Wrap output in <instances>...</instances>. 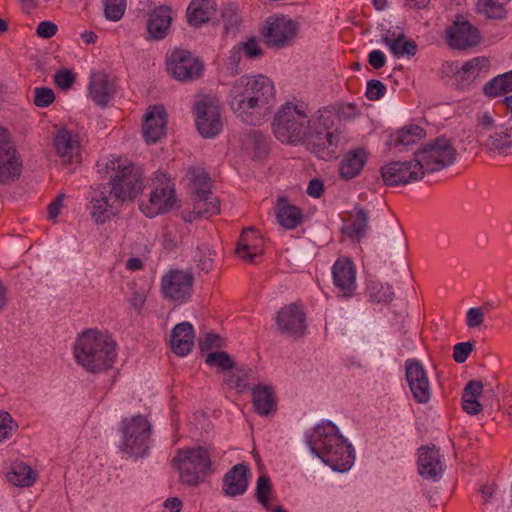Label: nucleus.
Segmentation results:
<instances>
[{
	"mask_svg": "<svg viewBox=\"0 0 512 512\" xmlns=\"http://www.w3.org/2000/svg\"><path fill=\"white\" fill-rule=\"evenodd\" d=\"M274 100V84L264 75L240 77L232 84L228 94L233 113L250 126L260 125L264 121Z\"/></svg>",
	"mask_w": 512,
	"mask_h": 512,
	"instance_id": "f257e3e1",
	"label": "nucleus"
},
{
	"mask_svg": "<svg viewBox=\"0 0 512 512\" xmlns=\"http://www.w3.org/2000/svg\"><path fill=\"white\" fill-rule=\"evenodd\" d=\"M308 444L311 452L334 471L344 472L353 465L355 455L352 445L331 421L317 425Z\"/></svg>",
	"mask_w": 512,
	"mask_h": 512,
	"instance_id": "f03ea898",
	"label": "nucleus"
},
{
	"mask_svg": "<svg viewBox=\"0 0 512 512\" xmlns=\"http://www.w3.org/2000/svg\"><path fill=\"white\" fill-rule=\"evenodd\" d=\"M73 353L76 362L87 372L99 373L112 366L116 358V343L106 333L87 329L78 336Z\"/></svg>",
	"mask_w": 512,
	"mask_h": 512,
	"instance_id": "7ed1b4c3",
	"label": "nucleus"
},
{
	"mask_svg": "<svg viewBox=\"0 0 512 512\" xmlns=\"http://www.w3.org/2000/svg\"><path fill=\"white\" fill-rule=\"evenodd\" d=\"M310 118L301 105L287 102L274 115L272 131L285 144H303L310 132Z\"/></svg>",
	"mask_w": 512,
	"mask_h": 512,
	"instance_id": "20e7f679",
	"label": "nucleus"
},
{
	"mask_svg": "<svg viewBox=\"0 0 512 512\" xmlns=\"http://www.w3.org/2000/svg\"><path fill=\"white\" fill-rule=\"evenodd\" d=\"M106 168L115 171L111 176L110 197L115 198L117 204L133 201L144 189L143 171L132 163L110 161Z\"/></svg>",
	"mask_w": 512,
	"mask_h": 512,
	"instance_id": "39448f33",
	"label": "nucleus"
},
{
	"mask_svg": "<svg viewBox=\"0 0 512 512\" xmlns=\"http://www.w3.org/2000/svg\"><path fill=\"white\" fill-rule=\"evenodd\" d=\"M172 463L179 472L180 482L187 486H197L207 476L211 468V457L201 446L180 449Z\"/></svg>",
	"mask_w": 512,
	"mask_h": 512,
	"instance_id": "423d86ee",
	"label": "nucleus"
},
{
	"mask_svg": "<svg viewBox=\"0 0 512 512\" xmlns=\"http://www.w3.org/2000/svg\"><path fill=\"white\" fill-rule=\"evenodd\" d=\"M415 159L425 172H435L450 166L456 159V150L446 137L430 140L414 153Z\"/></svg>",
	"mask_w": 512,
	"mask_h": 512,
	"instance_id": "0eeeda50",
	"label": "nucleus"
},
{
	"mask_svg": "<svg viewBox=\"0 0 512 512\" xmlns=\"http://www.w3.org/2000/svg\"><path fill=\"white\" fill-rule=\"evenodd\" d=\"M122 444L123 452L135 457H143L149 449L151 436V424L142 415L124 419L122 422Z\"/></svg>",
	"mask_w": 512,
	"mask_h": 512,
	"instance_id": "6e6552de",
	"label": "nucleus"
},
{
	"mask_svg": "<svg viewBox=\"0 0 512 512\" xmlns=\"http://www.w3.org/2000/svg\"><path fill=\"white\" fill-rule=\"evenodd\" d=\"M194 277L190 272L169 270L161 279L163 297L178 304L185 303L192 295Z\"/></svg>",
	"mask_w": 512,
	"mask_h": 512,
	"instance_id": "1a4fd4ad",
	"label": "nucleus"
},
{
	"mask_svg": "<svg viewBox=\"0 0 512 512\" xmlns=\"http://www.w3.org/2000/svg\"><path fill=\"white\" fill-rule=\"evenodd\" d=\"M22 172V162L10 140L9 131L0 126V183L16 181Z\"/></svg>",
	"mask_w": 512,
	"mask_h": 512,
	"instance_id": "9d476101",
	"label": "nucleus"
},
{
	"mask_svg": "<svg viewBox=\"0 0 512 512\" xmlns=\"http://www.w3.org/2000/svg\"><path fill=\"white\" fill-rule=\"evenodd\" d=\"M167 70L178 81H192L200 77L203 65L190 51L177 49L167 59Z\"/></svg>",
	"mask_w": 512,
	"mask_h": 512,
	"instance_id": "9b49d317",
	"label": "nucleus"
},
{
	"mask_svg": "<svg viewBox=\"0 0 512 512\" xmlns=\"http://www.w3.org/2000/svg\"><path fill=\"white\" fill-rule=\"evenodd\" d=\"M381 178L387 186L406 185L422 179L424 172L416 159L411 161H392L380 169Z\"/></svg>",
	"mask_w": 512,
	"mask_h": 512,
	"instance_id": "f8f14e48",
	"label": "nucleus"
},
{
	"mask_svg": "<svg viewBox=\"0 0 512 512\" xmlns=\"http://www.w3.org/2000/svg\"><path fill=\"white\" fill-rule=\"evenodd\" d=\"M296 31V23L280 15L269 17L261 32L268 46L282 48L291 42L296 35Z\"/></svg>",
	"mask_w": 512,
	"mask_h": 512,
	"instance_id": "ddd939ff",
	"label": "nucleus"
},
{
	"mask_svg": "<svg viewBox=\"0 0 512 512\" xmlns=\"http://www.w3.org/2000/svg\"><path fill=\"white\" fill-rule=\"evenodd\" d=\"M343 137L338 131L309 132L302 145L319 159L336 158L343 144Z\"/></svg>",
	"mask_w": 512,
	"mask_h": 512,
	"instance_id": "4468645a",
	"label": "nucleus"
},
{
	"mask_svg": "<svg viewBox=\"0 0 512 512\" xmlns=\"http://www.w3.org/2000/svg\"><path fill=\"white\" fill-rule=\"evenodd\" d=\"M194 111L196 114V126L201 136L213 138L220 133L222 123L218 105L211 100L205 99L196 102Z\"/></svg>",
	"mask_w": 512,
	"mask_h": 512,
	"instance_id": "2eb2a0df",
	"label": "nucleus"
},
{
	"mask_svg": "<svg viewBox=\"0 0 512 512\" xmlns=\"http://www.w3.org/2000/svg\"><path fill=\"white\" fill-rule=\"evenodd\" d=\"M305 320V313L296 304L284 306L275 316L278 331L281 334L294 338L304 335L306 330Z\"/></svg>",
	"mask_w": 512,
	"mask_h": 512,
	"instance_id": "dca6fc26",
	"label": "nucleus"
},
{
	"mask_svg": "<svg viewBox=\"0 0 512 512\" xmlns=\"http://www.w3.org/2000/svg\"><path fill=\"white\" fill-rule=\"evenodd\" d=\"M405 376L414 399L427 403L431 397L430 383L423 365L415 359L405 362Z\"/></svg>",
	"mask_w": 512,
	"mask_h": 512,
	"instance_id": "f3484780",
	"label": "nucleus"
},
{
	"mask_svg": "<svg viewBox=\"0 0 512 512\" xmlns=\"http://www.w3.org/2000/svg\"><path fill=\"white\" fill-rule=\"evenodd\" d=\"M175 201L174 187L169 181H166L154 187L148 203H141L140 209L147 217L153 218L169 211Z\"/></svg>",
	"mask_w": 512,
	"mask_h": 512,
	"instance_id": "a211bd4d",
	"label": "nucleus"
},
{
	"mask_svg": "<svg viewBox=\"0 0 512 512\" xmlns=\"http://www.w3.org/2000/svg\"><path fill=\"white\" fill-rule=\"evenodd\" d=\"M417 464L419 475L426 480H439L445 469L440 451L435 445L421 446L418 449Z\"/></svg>",
	"mask_w": 512,
	"mask_h": 512,
	"instance_id": "6ab92c4d",
	"label": "nucleus"
},
{
	"mask_svg": "<svg viewBox=\"0 0 512 512\" xmlns=\"http://www.w3.org/2000/svg\"><path fill=\"white\" fill-rule=\"evenodd\" d=\"M115 93V77L110 76L103 71H99L91 75L88 86V95L96 105L105 107L113 99Z\"/></svg>",
	"mask_w": 512,
	"mask_h": 512,
	"instance_id": "aec40b11",
	"label": "nucleus"
},
{
	"mask_svg": "<svg viewBox=\"0 0 512 512\" xmlns=\"http://www.w3.org/2000/svg\"><path fill=\"white\" fill-rule=\"evenodd\" d=\"M334 285L343 297H351L356 290V270L349 258H339L332 267Z\"/></svg>",
	"mask_w": 512,
	"mask_h": 512,
	"instance_id": "412c9836",
	"label": "nucleus"
},
{
	"mask_svg": "<svg viewBox=\"0 0 512 512\" xmlns=\"http://www.w3.org/2000/svg\"><path fill=\"white\" fill-rule=\"evenodd\" d=\"M447 41L454 49H467L479 43L478 30L466 20L457 19L447 31Z\"/></svg>",
	"mask_w": 512,
	"mask_h": 512,
	"instance_id": "4be33fe9",
	"label": "nucleus"
},
{
	"mask_svg": "<svg viewBox=\"0 0 512 512\" xmlns=\"http://www.w3.org/2000/svg\"><path fill=\"white\" fill-rule=\"evenodd\" d=\"M53 147L64 165L78 162L80 159V144L77 136L66 128H61L55 133Z\"/></svg>",
	"mask_w": 512,
	"mask_h": 512,
	"instance_id": "5701e85b",
	"label": "nucleus"
},
{
	"mask_svg": "<svg viewBox=\"0 0 512 512\" xmlns=\"http://www.w3.org/2000/svg\"><path fill=\"white\" fill-rule=\"evenodd\" d=\"M167 125L166 111L163 106L155 105L144 116L143 136L148 144L158 142L165 134Z\"/></svg>",
	"mask_w": 512,
	"mask_h": 512,
	"instance_id": "b1692460",
	"label": "nucleus"
},
{
	"mask_svg": "<svg viewBox=\"0 0 512 512\" xmlns=\"http://www.w3.org/2000/svg\"><path fill=\"white\" fill-rule=\"evenodd\" d=\"M173 21V11L167 5H160L149 12L147 31L154 40L164 39L170 30Z\"/></svg>",
	"mask_w": 512,
	"mask_h": 512,
	"instance_id": "393cba45",
	"label": "nucleus"
},
{
	"mask_svg": "<svg viewBox=\"0 0 512 512\" xmlns=\"http://www.w3.org/2000/svg\"><path fill=\"white\" fill-rule=\"evenodd\" d=\"M173 352L178 356H186L194 346V329L191 323L182 322L177 324L171 334L170 340Z\"/></svg>",
	"mask_w": 512,
	"mask_h": 512,
	"instance_id": "a878e982",
	"label": "nucleus"
},
{
	"mask_svg": "<svg viewBox=\"0 0 512 512\" xmlns=\"http://www.w3.org/2000/svg\"><path fill=\"white\" fill-rule=\"evenodd\" d=\"M381 42L386 45L395 57L414 56L417 53V44L407 38L403 33L387 30L381 36Z\"/></svg>",
	"mask_w": 512,
	"mask_h": 512,
	"instance_id": "bb28decb",
	"label": "nucleus"
},
{
	"mask_svg": "<svg viewBox=\"0 0 512 512\" xmlns=\"http://www.w3.org/2000/svg\"><path fill=\"white\" fill-rule=\"evenodd\" d=\"M248 467L245 464H236L223 478V490L226 495L237 496L243 494L247 489Z\"/></svg>",
	"mask_w": 512,
	"mask_h": 512,
	"instance_id": "cd10ccee",
	"label": "nucleus"
},
{
	"mask_svg": "<svg viewBox=\"0 0 512 512\" xmlns=\"http://www.w3.org/2000/svg\"><path fill=\"white\" fill-rule=\"evenodd\" d=\"M482 145L489 152L501 155L512 154V125H500L497 131L489 135Z\"/></svg>",
	"mask_w": 512,
	"mask_h": 512,
	"instance_id": "c85d7f7f",
	"label": "nucleus"
},
{
	"mask_svg": "<svg viewBox=\"0 0 512 512\" xmlns=\"http://www.w3.org/2000/svg\"><path fill=\"white\" fill-rule=\"evenodd\" d=\"M367 161V153L363 148L348 151L340 163L339 172L343 179L355 178Z\"/></svg>",
	"mask_w": 512,
	"mask_h": 512,
	"instance_id": "c756f323",
	"label": "nucleus"
},
{
	"mask_svg": "<svg viewBox=\"0 0 512 512\" xmlns=\"http://www.w3.org/2000/svg\"><path fill=\"white\" fill-rule=\"evenodd\" d=\"M214 13L215 3L212 0H193L187 8L188 21L195 26L209 21Z\"/></svg>",
	"mask_w": 512,
	"mask_h": 512,
	"instance_id": "7c9ffc66",
	"label": "nucleus"
},
{
	"mask_svg": "<svg viewBox=\"0 0 512 512\" xmlns=\"http://www.w3.org/2000/svg\"><path fill=\"white\" fill-rule=\"evenodd\" d=\"M253 404L260 415H268L276 408L274 391L271 387L259 385L252 390Z\"/></svg>",
	"mask_w": 512,
	"mask_h": 512,
	"instance_id": "2f4dec72",
	"label": "nucleus"
},
{
	"mask_svg": "<svg viewBox=\"0 0 512 512\" xmlns=\"http://www.w3.org/2000/svg\"><path fill=\"white\" fill-rule=\"evenodd\" d=\"M355 215L350 226L342 231L352 240L360 242L365 237L368 230L369 213L360 205L354 207Z\"/></svg>",
	"mask_w": 512,
	"mask_h": 512,
	"instance_id": "473e14b6",
	"label": "nucleus"
},
{
	"mask_svg": "<svg viewBox=\"0 0 512 512\" xmlns=\"http://www.w3.org/2000/svg\"><path fill=\"white\" fill-rule=\"evenodd\" d=\"M425 131L418 125H406L399 131H397L394 135L391 136V141L393 142V146L397 147H407L416 143L425 137Z\"/></svg>",
	"mask_w": 512,
	"mask_h": 512,
	"instance_id": "72a5a7b5",
	"label": "nucleus"
},
{
	"mask_svg": "<svg viewBox=\"0 0 512 512\" xmlns=\"http://www.w3.org/2000/svg\"><path fill=\"white\" fill-rule=\"evenodd\" d=\"M120 205L115 198L102 192L99 198L91 200V217L97 224H104L109 219L108 208H117Z\"/></svg>",
	"mask_w": 512,
	"mask_h": 512,
	"instance_id": "f704fd0d",
	"label": "nucleus"
},
{
	"mask_svg": "<svg viewBox=\"0 0 512 512\" xmlns=\"http://www.w3.org/2000/svg\"><path fill=\"white\" fill-rule=\"evenodd\" d=\"M255 233L252 227L246 228L242 231L238 245L236 248V254L244 261L253 263L254 259L261 255L262 251L258 249L256 245L251 244V236Z\"/></svg>",
	"mask_w": 512,
	"mask_h": 512,
	"instance_id": "c9c22d12",
	"label": "nucleus"
},
{
	"mask_svg": "<svg viewBox=\"0 0 512 512\" xmlns=\"http://www.w3.org/2000/svg\"><path fill=\"white\" fill-rule=\"evenodd\" d=\"M489 67V60L486 57H476L465 62L461 69L456 72L458 80L466 84L474 81L483 69Z\"/></svg>",
	"mask_w": 512,
	"mask_h": 512,
	"instance_id": "e433bc0d",
	"label": "nucleus"
},
{
	"mask_svg": "<svg viewBox=\"0 0 512 512\" xmlns=\"http://www.w3.org/2000/svg\"><path fill=\"white\" fill-rule=\"evenodd\" d=\"M37 478V474L32 468L25 463H16L12 466V470L8 473L7 479L14 486L28 487L31 486Z\"/></svg>",
	"mask_w": 512,
	"mask_h": 512,
	"instance_id": "4c0bfd02",
	"label": "nucleus"
},
{
	"mask_svg": "<svg viewBox=\"0 0 512 512\" xmlns=\"http://www.w3.org/2000/svg\"><path fill=\"white\" fill-rule=\"evenodd\" d=\"M302 217L301 210L294 205H279L276 211L277 222L285 229L296 228L300 224Z\"/></svg>",
	"mask_w": 512,
	"mask_h": 512,
	"instance_id": "58836bf2",
	"label": "nucleus"
},
{
	"mask_svg": "<svg viewBox=\"0 0 512 512\" xmlns=\"http://www.w3.org/2000/svg\"><path fill=\"white\" fill-rule=\"evenodd\" d=\"M483 91L488 96L496 97L512 91V70L494 77L484 85Z\"/></svg>",
	"mask_w": 512,
	"mask_h": 512,
	"instance_id": "ea45409f",
	"label": "nucleus"
},
{
	"mask_svg": "<svg viewBox=\"0 0 512 512\" xmlns=\"http://www.w3.org/2000/svg\"><path fill=\"white\" fill-rule=\"evenodd\" d=\"M192 190L195 195L209 197L213 195L210 190V177L207 172L200 168H190Z\"/></svg>",
	"mask_w": 512,
	"mask_h": 512,
	"instance_id": "a19ab883",
	"label": "nucleus"
},
{
	"mask_svg": "<svg viewBox=\"0 0 512 512\" xmlns=\"http://www.w3.org/2000/svg\"><path fill=\"white\" fill-rule=\"evenodd\" d=\"M500 125L495 123V119L491 112L485 111L481 115L478 116L477 126H476V134L478 141L483 144V142L489 138V135H492Z\"/></svg>",
	"mask_w": 512,
	"mask_h": 512,
	"instance_id": "79ce46f5",
	"label": "nucleus"
},
{
	"mask_svg": "<svg viewBox=\"0 0 512 512\" xmlns=\"http://www.w3.org/2000/svg\"><path fill=\"white\" fill-rule=\"evenodd\" d=\"M368 293L371 301L391 302L394 298V291L391 285L378 281H371L368 284Z\"/></svg>",
	"mask_w": 512,
	"mask_h": 512,
	"instance_id": "37998d69",
	"label": "nucleus"
},
{
	"mask_svg": "<svg viewBox=\"0 0 512 512\" xmlns=\"http://www.w3.org/2000/svg\"><path fill=\"white\" fill-rule=\"evenodd\" d=\"M195 213L201 216H211L219 212V200L213 195L202 197L195 195L194 207Z\"/></svg>",
	"mask_w": 512,
	"mask_h": 512,
	"instance_id": "c03bdc74",
	"label": "nucleus"
},
{
	"mask_svg": "<svg viewBox=\"0 0 512 512\" xmlns=\"http://www.w3.org/2000/svg\"><path fill=\"white\" fill-rule=\"evenodd\" d=\"M310 121L311 132L331 131L333 126V114L328 109H320L310 118Z\"/></svg>",
	"mask_w": 512,
	"mask_h": 512,
	"instance_id": "a18cd8bd",
	"label": "nucleus"
},
{
	"mask_svg": "<svg viewBox=\"0 0 512 512\" xmlns=\"http://www.w3.org/2000/svg\"><path fill=\"white\" fill-rule=\"evenodd\" d=\"M104 15L107 20L117 22L126 11V0H103Z\"/></svg>",
	"mask_w": 512,
	"mask_h": 512,
	"instance_id": "49530a36",
	"label": "nucleus"
},
{
	"mask_svg": "<svg viewBox=\"0 0 512 512\" xmlns=\"http://www.w3.org/2000/svg\"><path fill=\"white\" fill-rule=\"evenodd\" d=\"M210 366H217L221 371H228L234 368L235 362L225 351L209 353L205 360Z\"/></svg>",
	"mask_w": 512,
	"mask_h": 512,
	"instance_id": "de8ad7c7",
	"label": "nucleus"
},
{
	"mask_svg": "<svg viewBox=\"0 0 512 512\" xmlns=\"http://www.w3.org/2000/svg\"><path fill=\"white\" fill-rule=\"evenodd\" d=\"M272 486L268 476L261 475L258 477L255 496L264 508L270 509L268 496L271 494Z\"/></svg>",
	"mask_w": 512,
	"mask_h": 512,
	"instance_id": "09e8293b",
	"label": "nucleus"
},
{
	"mask_svg": "<svg viewBox=\"0 0 512 512\" xmlns=\"http://www.w3.org/2000/svg\"><path fill=\"white\" fill-rule=\"evenodd\" d=\"M244 144L247 145V149L249 148V145H251L258 155H262L267 152L265 136L259 130H252L247 133Z\"/></svg>",
	"mask_w": 512,
	"mask_h": 512,
	"instance_id": "8fccbe9b",
	"label": "nucleus"
},
{
	"mask_svg": "<svg viewBox=\"0 0 512 512\" xmlns=\"http://www.w3.org/2000/svg\"><path fill=\"white\" fill-rule=\"evenodd\" d=\"M18 424L8 412L0 411V441L9 439L16 432Z\"/></svg>",
	"mask_w": 512,
	"mask_h": 512,
	"instance_id": "3c124183",
	"label": "nucleus"
},
{
	"mask_svg": "<svg viewBox=\"0 0 512 512\" xmlns=\"http://www.w3.org/2000/svg\"><path fill=\"white\" fill-rule=\"evenodd\" d=\"M249 372H251V369H238L236 372H232L226 377L225 383L231 388L243 391L246 388L245 380Z\"/></svg>",
	"mask_w": 512,
	"mask_h": 512,
	"instance_id": "603ef678",
	"label": "nucleus"
},
{
	"mask_svg": "<svg viewBox=\"0 0 512 512\" xmlns=\"http://www.w3.org/2000/svg\"><path fill=\"white\" fill-rule=\"evenodd\" d=\"M55 94L51 88L37 87L34 90V104L38 107H47L53 103Z\"/></svg>",
	"mask_w": 512,
	"mask_h": 512,
	"instance_id": "864d4df0",
	"label": "nucleus"
},
{
	"mask_svg": "<svg viewBox=\"0 0 512 512\" xmlns=\"http://www.w3.org/2000/svg\"><path fill=\"white\" fill-rule=\"evenodd\" d=\"M386 92L385 85L376 79H371L367 82L366 97L369 100L376 101L384 96Z\"/></svg>",
	"mask_w": 512,
	"mask_h": 512,
	"instance_id": "5fc2aeb1",
	"label": "nucleus"
},
{
	"mask_svg": "<svg viewBox=\"0 0 512 512\" xmlns=\"http://www.w3.org/2000/svg\"><path fill=\"white\" fill-rule=\"evenodd\" d=\"M238 47L241 49L242 53L249 59L260 57L263 54L262 49L258 45V42L255 38H249L245 42H240Z\"/></svg>",
	"mask_w": 512,
	"mask_h": 512,
	"instance_id": "6e6d98bb",
	"label": "nucleus"
},
{
	"mask_svg": "<svg viewBox=\"0 0 512 512\" xmlns=\"http://www.w3.org/2000/svg\"><path fill=\"white\" fill-rule=\"evenodd\" d=\"M474 344L473 342L467 341V342H461L456 344L453 347V359L456 363H464L469 354L473 351Z\"/></svg>",
	"mask_w": 512,
	"mask_h": 512,
	"instance_id": "4d7b16f0",
	"label": "nucleus"
},
{
	"mask_svg": "<svg viewBox=\"0 0 512 512\" xmlns=\"http://www.w3.org/2000/svg\"><path fill=\"white\" fill-rule=\"evenodd\" d=\"M54 82L59 88L66 90L74 84L75 75L67 69L59 70L54 75Z\"/></svg>",
	"mask_w": 512,
	"mask_h": 512,
	"instance_id": "13d9d810",
	"label": "nucleus"
},
{
	"mask_svg": "<svg viewBox=\"0 0 512 512\" xmlns=\"http://www.w3.org/2000/svg\"><path fill=\"white\" fill-rule=\"evenodd\" d=\"M242 51L237 46L233 47L229 53V56L226 60V68L231 75H236L239 73V63L241 61Z\"/></svg>",
	"mask_w": 512,
	"mask_h": 512,
	"instance_id": "bf43d9fd",
	"label": "nucleus"
},
{
	"mask_svg": "<svg viewBox=\"0 0 512 512\" xmlns=\"http://www.w3.org/2000/svg\"><path fill=\"white\" fill-rule=\"evenodd\" d=\"M484 322V313L481 308H470L466 314V324L469 328L480 327Z\"/></svg>",
	"mask_w": 512,
	"mask_h": 512,
	"instance_id": "052dcab7",
	"label": "nucleus"
},
{
	"mask_svg": "<svg viewBox=\"0 0 512 512\" xmlns=\"http://www.w3.org/2000/svg\"><path fill=\"white\" fill-rule=\"evenodd\" d=\"M57 25L51 21H42L38 24L36 34L43 39H49L57 33Z\"/></svg>",
	"mask_w": 512,
	"mask_h": 512,
	"instance_id": "680f3d73",
	"label": "nucleus"
},
{
	"mask_svg": "<svg viewBox=\"0 0 512 512\" xmlns=\"http://www.w3.org/2000/svg\"><path fill=\"white\" fill-rule=\"evenodd\" d=\"M368 62L374 69H381L386 64V56L380 50H373L368 55Z\"/></svg>",
	"mask_w": 512,
	"mask_h": 512,
	"instance_id": "e2e57ef3",
	"label": "nucleus"
},
{
	"mask_svg": "<svg viewBox=\"0 0 512 512\" xmlns=\"http://www.w3.org/2000/svg\"><path fill=\"white\" fill-rule=\"evenodd\" d=\"M222 18L224 21V26L226 31L228 32L230 29L235 28L238 25V16L234 12V10L230 8H225L222 12Z\"/></svg>",
	"mask_w": 512,
	"mask_h": 512,
	"instance_id": "0e129e2a",
	"label": "nucleus"
},
{
	"mask_svg": "<svg viewBox=\"0 0 512 512\" xmlns=\"http://www.w3.org/2000/svg\"><path fill=\"white\" fill-rule=\"evenodd\" d=\"M65 195L59 194L48 206V218L54 220L60 213Z\"/></svg>",
	"mask_w": 512,
	"mask_h": 512,
	"instance_id": "69168bd1",
	"label": "nucleus"
},
{
	"mask_svg": "<svg viewBox=\"0 0 512 512\" xmlns=\"http://www.w3.org/2000/svg\"><path fill=\"white\" fill-rule=\"evenodd\" d=\"M220 337L214 333H207L205 338L199 341V346L202 351L209 350L212 347H219Z\"/></svg>",
	"mask_w": 512,
	"mask_h": 512,
	"instance_id": "338daca9",
	"label": "nucleus"
},
{
	"mask_svg": "<svg viewBox=\"0 0 512 512\" xmlns=\"http://www.w3.org/2000/svg\"><path fill=\"white\" fill-rule=\"evenodd\" d=\"M462 407L464 411L470 415H477L483 410V405L478 401V399L462 400Z\"/></svg>",
	"mask_w": 512,
	"mask_h": 512,
	"instance_id": "774afa93",
	"label": "nucleus"
}]
</instances>
